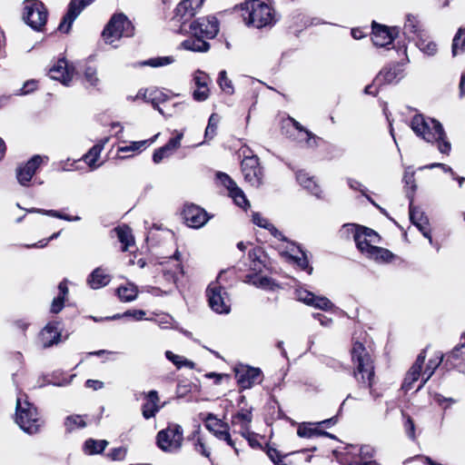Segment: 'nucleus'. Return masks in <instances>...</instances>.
Instances as JSON below:
<instances>
[{
  "instance_id": "nucleus-31",
  "label": "nucleus",
  "mask_w": 465,
  "mask_h": 465,
  "mask_svg": "<svg viewBox=\"0 0 465 465\" xmlns=\"http://www.w3.org/2000/svg\"><path fill=\"white\" fill-rule=\"evenodd\" d=\"M296 179L298 183L312 194L318 198L321 197L322 190L312 176H310L303 171H300L296 174Z\"/></svg>"
},
{
  "instance_id": "nucleus-16",
  "label": "nucleus",
  "mask_w": 465,
  "mask_h": 465,
  "mask_svg": "<svg viewBox=\"0 0 465 465\" xmlns=\"http://www.w3.org/2000/svg\"><path fill=\"white\" fill-rule=\"evenodd\" d=\"M44 160H48L47 156L35 154L31 157L24 165L18 166L16 169V178L18 183L23 186H28L31 179L39 169Z\"/></svg>"
},
{
  "instance_id": "nucleus-7",
  "label": "nucleus",
  "mask_w": 465,
  "mask_h": 465,
  "mask_svg": "<svg viewBox=\"0 0 465 465\" xmlns=\"http://www.w3.org/2000/svg\"><path fill=\"white\" fill-rule=\"evenodd\" d=\"M183 440V428L176 423L169 424L165 429L158 431L156 443L164 452H176L181 450Z\"/></svg>"
},
{
  "instance_id": "nucleus-37",
  "label": "nucleus",
  "mask_w": 465,
  "mask_h": 465,
  "mask_svg": "<svg viewBox=\"0 0 465 465\" xmlns=\"http://www.w3.org/2000/svg\"><path fill=\"white\" fill-rule=\"evenodd\" d=\"M201 427L200 425L196 426V429L188 436V440L193 441L194 450L205 458H210L211 452L206 447V444L203 439L200 435Z\"/></svg>"
},
{
  "instance_id": "nucleus-2",
  "label": "nucleus",
  "mask_w": 465,
  "mask_h": 465,
  "mask_svg": "<svg viewBox=\"0 0 465 465\" xmlns=\"http://www.w3.org/2000/svg\"><path fill=\"white\" fill-rule=\"evenodd\" d=\"M351 359L354 366L353 376L360 386L371 389L375 374L373 360L362 342L353 341Z\"/></svg>"
},
{
  "instance_id": "nucleus-52",
  "label": "nucleus",
  "mask_w": 465,
  "mask_h": 465,
  "mask_svg": "<svg viewBox=\"0 0 465 465\" xmlns=\"http://www.w3.org/2000/svg\"><path fill=\"white\" fill-rule=\"evenodd\" d=\"M297 250L300 252L301 256L298 255H291L292 260L294 261L297 265L304 271H307L309 274L312 272V267L309 265L308 258L305 254V252L300 248V246H297Z\"/></svg>"
},
{
  "instance_id": "nucleus-41",
  "label": "nucleus",
  "mask_w": 465,
  "mask_h": 465,
  "mask_svg": "<svg viewBox=\"0 0 465 465\" xmlns=\"http://www.w3.org/2000/svg\"><path fill=\"white\" fill-rule=\"evenodd\" d=\"M442 359H443V355H440V356H438L434 360L431 359L429 361V362L427 363L426 369L424 370V371L422 373V381H421L420 384L418 386L416 391H420L424 386V384L430 380V378L434 373L435 370L438 368L440 363L442 361Z\"/></svg>"
},
{
  "instance_id": "nucleus-45",
  "label": "nucleus",
  "mask_w": 465,
  "mask_h": 465,
  "mask_svg": "<svg viewBox=\"0 0 465 465\" xmlns=\"http://www.w3.org/2000/svg\"><path fill=\"white\" fill-rule=\"evenodd\" d=\"M368 257L374 259L375 261L389 262L392 260L393 254L387 249L376 247L370 249V254Z\"/></svg>"
},
{
  "instance_id": "nucleus-40",
  "label": "nucleus",
  "mask_w": 465,
  "mask_h": 465,
  "mask_svg": "<svg viewBox=\"0 0 465 465\" xmlns=\"http://www.w3.org/2000/svg\"><path fill=\"white\" fill-rule=\"evenodd\" d=\"M104 143L94 144L85 154L83 155L82 160L92 169L97 168L99 165L96 164L97 160L100 157V153L103 150Z\"/></svg>"
},
{
  "instance_id": "nucleus-43",
  "label": "nucleus",
  "mask_w": 465,
  "mask_h": 465,
  "mask_svg": "<svg viewBox=\"0 0 465 465\" xmlns=\"http://www.w3.org/2000/svg\"><path fill=\"white\" fill-rule=\"evenodd\" d=\"M64 424L67 432H72L76 429H83L86 426L84 416L81 415L67 416Z\"/></svg>"
},
{
  "instance_id": "nucleus-59",
  "label": "nucleus",
  "mask_w": 465,
  "mask_h": 465,
  "mask_svg": "<svg viewBox=\"0 0 465 465\" xmlns=\"http://www.w3.org/2000/svg\"><path fill=\"white\" fill-rule=\"evenodd\" d=\"M460 32H461V30H460L453 38L452 54L454 56L457 55L458 54H460V52H462L463 47L465 45V40L461 39Z\"/></svg>"
},
{
  "instance_id": "nucleus-30",
  "label": "nucleus",
  "mask_w": 465,
  "mask_h": 465,
  "mask_svg": "<svg viewBox=\"0 0 465 465\" xmlns=\"http://www.w3.org/2000/svg\"><path fill=\"white\" fill-rule=\"evenodd\" d=\"M163 278L167 285H171V288L177 287V281L179 274H183V268L180 263L173 265H165L162 269Z\"/></svg>"
},
{
  "instance_id": "nucleus-57",
  "label": "nucleus",
  "mask_w": 465,
  "mask_h": 465,
  "mask_svg": "<svg viewBox=\"0 0 465 465\" xmlns=\"http://www.w3.org/2000/svg\"><path fill=\"white\" fill-rule=\"evenodd\" d=\"M145 315V312L143 310H129L124 312L123 314H115L112 317H110V320H117L122 317H132L135 321H141L143 319Z\"/></svg>"
},
{
  "instance_id": "nucleus-5",
  "label": "nucleus",
  "mask_w": 465,
  "mask_h": 465,
  "mask_svg": "<svg viewBox=\"0 0 465 465\" xmlns=\"http://www.w3.org/2000/svg\"><path fill=\"white\" fill-rule=\"evenodd\" d=\"M342 231L352 235L358 250L367 256L370 254L371 248L377 247L374 243L380 242L379 234L372 229L365 226L348 223L342 226Z\"/></svg>"
},
{
  "instance_id": "nucleus-63",
  "label": "nucleus",
  "mask_w": 465,
  "mask_h": 465,
  "mask_svg": "<svg viewBox=\"0 0 465 465\" xmlns=\"http://www.w3.org/2000/svg\"><path fill=\"white\" fill-rule=\"evenodd\" d=\"M171 154L172 153L164 146H162L154 151L153 154V161L154 163H159L164 158L169 157Z\"/></svg>"
},
{
  "instance_id": "nucleus-39",
  "label": "nucleus",
  "mask_w": 465,
  "mask_h": 465,
  "mask_svg": "<svg viewBox=\"0 0 465 465\" xmlns=\"http://www.w3.org/2000/svg\"><path fill=\"white\" fill-rule=\"evenodd\" d=\"M26 212L29 213H41V214L48 215L51 217H54V218L68 221V222H78L81 220V217L78 215L71 216L68 214L62 213L61 212L56 211V210H45V209H38V208H30V209H26Z\"/></svg>"
},
{
  "instance_id": "nucleus-64",
  "label": "nucleus",
  "mask_w": 465,
  "mask_h": 465,
  "mask_svg": "<svg viewBox=\"0 0 465 465\" xmlns=\"http://www.w3.org/2000/svg\"><path fill=\"white\" fill-rule=\"evenodd\" d=\"M125 454H126V450L123 447H118V448H114L112 449L107 456L112 460H122L124 459L125 457Z\"/></svg>"
},
{
  "instance_id": "nucleus-48",
  "label": "nucleus",
  "mask_w": 465,
  "mask_h": 465,
  "mask_svg": "<svg viewBox=\"0 0 465 465\" xmlns=\"http://www.w3.org/2000/svg\"><path fill=\"white\" fill-rule=\"evenodd\" d=\"M174 62L173 56H158L140 63L141 66L161 67Z\"/></svg>"
},
{
  "instance_id": "nucleus-23",
  "label": "nucleus",
  "mask_w": 465,
  "mask_h": 465,
  "mask_svg": "<svg viewBox=\"0 0 465 465\" xmlns=\"http://www.w3.org/2000/svg\"><path fill=\"white\" fill-rule=\"evenodd\" d=\"M39 341L44 349H47L61 341V331L58 330V322H49L41 331Z\"/></svg>"
},
{
  "instance_id": "nucleus-19",
  "label": "nucleus",
  "mask_w": 465,
  "mask_h": 465,
  "mask_svg": "<svg viewBox=\"0 0 465 465\" xmlns=\"http://www.w3.org/2000/svg\"><path fill=\"white\" fill-rule=\"evenodd\" d=\"M372 32H371V40L373 45L376 46H385L396 38L399 34V29L397 27L389 28L386 25H380L376 22H372Z\"/></svg>"
},
{
  "instance_id": "nucleus-53",
  "label": "nucleus",
  "mask_w": 465,
  "mask_h": 465,
  "mask_svg": "<svg viewBox=\"0 0 465 465\" xmlns=\"http://www.w3.org/2000/svg\"><path fill=\"white\" fill-rule=\"evenodd\" d=\"M310 306L327 311L331 309L333 304L328 298L313 294V299L312 300Z\"/></svg>"
},
{
  "instance_id": "nucleus-58",
  "label": "nucleus",
  "mask_w": 465,
  "mask_h": 465,
  "mask_svg": "<svg viewBox=\"0 0 465 465\" xmlns=\"http://www.w3.org/2000/svg\"><path fill=\"white\" fill-rule=\"evenodd\" d=\"M193 81L196 87H208L209 76L203 71L197 70L193 77Z\"/></svg>"
},
{
  "instance_id": "nucleus-25",
  "label": "nucleus",
  "mask_w": 465,
  "mask_h": 465,
  "mask_svg": "<svg viewBox=\"0 0 465 465\" xmlns=\"http://www.w3.org/2000/svg\"><path fill=\"white\" fill-rule=\"evenodd\" d=\"M111 275L102 267L95 268L87 277V284L91 289L97 290L110 283Z\"/></svg>"
},
{
  "instance_id": "nucleus-61",
  "label": "nucleus",
  "mask_w": 465,
  "mask_h": 465,
  "mask_svg": "<svg viewBox=\"0 0 465 465\" xmlns=\"http://www.w3.org/2000/svg\"><path fill=\"white\" fill-rule=\"evenodd\" d=\"M242 435L248 440L249 445L252 449H261L262 448V444L259 441L256 434L250 432L249 430H247V431H245V430L242 431Z\"/></svg>"
},
{
  "instance_id": "nucleus-15",
  "label": "nucleus",
  "mask_w": 465,
  "mask_h": 465,
  "mask_svg": "<svg viewBox=\"0 0 465 465\" xmlns=\"http://www.w3.org/2000/svg\"><path fill=\"white\" fill-rule=\"evenodd\" d=\"M183 217L189 227L199 229L203 227L212 216H210L204 209L191 203L184 205Z\"/></svg>"
},
{
  "instance_id": "nucleus-13",
  "label": "nucleus",
  "mask_w": 465,
  "mask_h": 465,
  "mask_svg": "<svg viewBox=\"0 0 465 465\" xmlns=\"http://www.w3.org/2000/svg\"><path fill=\"white\" fill-rule=\"evenodd\" d=\"M235 378L242 390H248L262 381V372L259 368L241 365L235 368Z\"/></svg>"
},
{
  "instance_id": "nucleus-36",
  "label": "nucleus",
  "mask_w": 465,
  "mask_h": 465,
  "mask_svg": "<svg viewBox=\"0 0 465 465\" xmlns=\"http://www.w3.org/2000/svg\"><path fill=\"white\" fill-rule=\"evenodd\" d=\"M118 241L122 243V251L127 252L129 247L134 244V238L132 230L127 225L114 228Z\"/></svg>"
},
{
  "instance_id": "nucleus-11",
  "label": "nucleus",
  "mask_w": 465,
  "mask_h": 465,
  "mask_svg": "<svg viewBox=\"0 0 465 465\" xmlns=\"http://www.w3.org/2000/svg\"><path fill=\"white\" fill-rule=\"evenodd\" d=\"M241 166L245 182L256 188L262 185L263 173L257 155H244Z\"/></svg>"
},
{
  "instance_id": "nucleus-47",
  "label": "nucleus",
  "mask_w": 465,
  "mask_h": 465,
  "mask_svg": "<svg viewBox=\"0 0 465 465\" xmlns=\"http://www.w3.org/2000/svg\"><path fill=\"white\" fill-rule=\"evenodd\" d=\"M117 294L122 302H132L137 296V290L133 284H129L128 286H120L117 289Z\"/></svg>"
},
{
  "instance_id": "nucleus-12",
  "label": "nucleus",
  "mask_w": 465,
  "mask_h": 465,
  "mask_svg": "<svg viewBox=\"0 0 465 465\" xmlns=\"http://www.w3.org/2000/svg\"><path fill=\"white\" fill-rule=\"evenodd\" d=\"M219 21L215 16L200 17L189 25V33L203 38L213 39L219 33Z\"/></svg>"
},
{
  "instance_id": "nucleus-14",
  "label": "nucleus",
  "mask_w": 465,
  "mask_h": 465,
  "mask_svg": "<svg viewBox=\"0 0 465 465\" xmlns=\"http://www.w3.org/2000/svg\"><path fill=\"white\" fill-rule=\"evenodd\" d=\"M216 179L223 185L230 197H232L234 203L241 208L246 209L250 206L249 201L247 200L242 190L236 184V183L225 173L218 172L216 173Z\"/></svg>"
},
{
  "instance_id": "nucleus-4",
  "label": "nucleus",
  "mask_w": 465,
  "mask_h": 465,
  "mask_svg": "<svg viewBox=\"0 0 465 465\" xmlns=\"http://www.w3.org/2000/svg\"><path fill=\"white\" fill-rule=\"evenodd\" d=\"M15 421L25 433H37L44 424L36 407L27 401V397L16 400Z\"/></svg>"
},
{
  "instance_id": "nucleus-55",
  "label": "nucleus",
  "mask_w": 465,
  "mask_h": 465,
  "mask_svg": "<svg viewBox=\"0 0 465 465\" xmlns=\"http://www.w3.org/2000/svg\"><path fill=\"white\" fill-rule=\"evenodd\" d=\"M358 455L354 457L352 460H372L371 459L374 456V449L370 445L361 446L358 450Z\"/></svg>"
},
{
  "instance_id": "nucleus-38",
  "label": "nucleus",
  "mask_w": 465,
  "mask_h": 465,
  "mask_svg": "<svg viewBox=\"0 0 465 465\" xmlns=\"http://www.w3.org/2000/svg\"><path fill=\"white\" fill-rule=\"evenodd\" d=\"M108 445L105 440L88 439L84 441L83 450L87 455H95L102 453Z\"/></svg>"
},
{
  "instance_id": "nucleus-9",
  "label": "nucleus",
  "mask_w": 465,
  "mask_h": 465,
  "mask_svg": "<svg viewBox=\"0 0 465 465\" xmlns=\"http://www.w3.org/2000/svg\"><path fill=\"white\" fill-rule=\"evenodd\" d=\"M47 9L39 0H25L24 2V21L34 30L41 31L47 21Z\"/></svg>"
},
{
  "instance_id": "nucleus-21",
  "label": "nucleus",
  "mask_w": 465,
  "mask_h": 465,
  "mask_svg": "<svg viewBox=\"0 0 465 465\" xmlns=\"http://www.w3.org/2000/svg\"><path fill=\"white\" fill-rule=\"evenodd\" d=\"M403 77V65L400 63L385 66L375 77L374 82L379 85L397 84Z\"/></svg>"
},
{
  "instance_id": "nucleus-44",
  "label": "nucleus",
  "mask_w": 465,
  "mask_h": 465,
  "mask_svg": "<svg viewBox=\"0 0 465 465\" xmlns=\"http://www.w3.org/2000/svg\"><path fill=\"white\" fill-rule=\"evenodd\" d=\"M165 357L170 361H172L177 369H181L183 367H187L189 369H193L195 364L194 362H193L192 361L183 357V356H180V355H177V354H174L173 353L172 351H165Z\"/></svg>"
},
{
  "instance_id": "nucleus-49",
  "label": "nucleus",
  "mask_w": 465,
  "mask_h": 465,
  "mask_svg": "<svg viewBox=\"0 0 465 465\" xmlns=\"http://www.w3.org/2000/svg\"><path fill=\"white\" fill-rule=\"evenodd\" d=\"M84 80L93 87H97L100 79L97 75V68L93 65H86L84 70Z\"/></svg>"
},
{
  "instance_id": "nucleus-8",
  "label": "nucleus",
  "mask_w": 465,
  "mask_h": 465,
  "mask_svg": "<svg viewBox=\"0 0 465 465\" xmlns=\"http://www.w3.org/2000/svg\"><path fill=\"white\" fill-rule=\"evenodd\" d=\"M222 272L217 281L211 282L206 290V295L211 309L216 313L227 314L231 311V301L223 286L219 282Z\"/></svg>"
},
{
  "instance_id": "nucleus-22",
  "label": "nucleus",
  "mask_w": 465,
  "mask_h": 465,
  "mask_svg": "<svg viewBox=\"0 0 465 465\" xmlns=\"http://www.w3.org/2000/svg\"><path fill=\"white\" fill-rule=\"evenodd\" d=\"M426 359V351L423 350L417 356L415 362L407 372L401 389L407 392L413 388V383L419 380L421 374L422 366Z\"/></svg>"
},
{
  "instance_id": "nucleus-34",
  "label": "nucleus",
  "mask_w": 465,
  "mask_h": 465,
  "mask_svg": "<svg viewBox=\"0 0 465 465\" xmlns=\"http://www.w3.org/2000/svg\"><path fill=\"white\" fill-rule=\"evenodd\" d=\"M246 282L262 290L273 291L279 286L272 278L256 273L246 275Z\"/></svg>"
},
{
  "instance_id": "nucleus-60",
  "label": "nucleus",
  "mask_w": 465,
  "mask_h": 465,
  "mask_svg": "<svg viewBox=\"0 0 465 465\" xmlns=\"http://www.w3.org/2000/svg\"><path fill=\"white\" fill-rule=\"evenodd\" d=\"M266 453H267L268 457L270 458V460L275 465H278L280 462H282L283 460L282 459L284 457H286V455H282L278 450L269 447V446L267 447Z\"/></svg>"
},
{
  "instance_id": "nucleus-17",
  "label": "nucleus",
  "mask_w": 465,
  "mask_h": 465,
  "mask_svg": "<svg viewBox=\"0 0 465 465\" xmlns=\"http://www.w3.org/2000/svg\"><path fill=\"white\" fill-rule=\"evenodd\" d=\"M93 1L94 0H71L68 5L67 12L58 25V30L67 34L77 16L87 5L92 4Z\"/></svg>"
},
{
  "instance_id": "nucleus-18",
  "label": "nucleus",
  "mask_w": 465,
  "mask_h": 465,
  "mask_svg": "<svg viewBox=\"0 0 465 465\" xmlns=\"http://www.w3.org/2000/svg\"><path fill=\"white\" fill-rule=\"evenodd\" d=\"M205 427L208 430L213 432L216 438L221 440L226 441V443L234 449L236 452L238 450L234 445V441L232 439L226 423L217 419L213 413H208L204 418Z\"/></svg>"
},
{
  "instance_id": "nucleus-26",
  "label": "nucleus",
  "mask_w": 465,
  "mask_h": 465,
  "mask_svg": "<svg viewBox=\"0 0 465 465\" xmlns=\"http://www.w3.org/2000/svg\"><path fill=\"white\" fill-rule=\"evenodd\" d=\"M158 392L154 390L150 391L146 395V401L142 406V413L144 419L149 420L155 416L160 411Z\"/></svg>"
},
{
  "instance_id": "nucleus-27",
  "label": "nucleus",
  "mask_w": 465,
  "mask_h": 465,
  "mask_svg": "<svg viewBox=\"0 0 465 465\" xmlns=\"http://www.w3.org/2000/svg\"><path fill=\"white\" fill-rule=\"evenodd\" d=\"M297 434L301 438H307V439H312V438H316V437H321V436L329 437L331 439H336V437L333 434L320 430L318 423H310V422L305 423L304 422V423L300 424L298 427V430H297Z\"/></svg>"
},
{
  "instance_id": "nucleus-42",
  "label": "nucleus",
  "mask_w": 465,
  "mask_h": 465,
  "mask_svg": "<svg viewBox=\"0 0 465 465\" xmlns=\"http://www.w3.org/2000/svg\"><path fill=\"white\" fill-rule=\"evenodd\" d=\"M415 41L417 47L422 53L428 55H434L437 53V45L428 37H423V35L417 38Z\"/></svg>"
},
{
  "instance_id": "nucleus-35",
  "label": "nucleus",
  "mask_w": 465,
  "mask_h": 465,
  "mask_svg": "<svg viewBox=\"0 0 465 465\" xmlns=\"http://www.w3.org/2000/svg\"><path fill=\"white\" fill-rule=\"evenodd\" d=\"M252 420V408H242L232 416V423L233 425H240L242 431H247V430H249Z\"/></svg>"
},
{
  "instance_id": "nucleus-46",
  "label": "nucleus",
  "mask_w": 465,
  "mask_h": 465,
  "mask_svg": "<svg viewBox=\"0 0 465 465\" xmlns=\"http://www.w3.org/2000/svg\"><path fill=\"white\" fill-rule=\"evenodd\" d=\"M251 260L250 268L254 272H261L263 267V262L261 260L262 251L261 248H253L248 253Z\"/></svg>"
},
{
  "instance_id": "nucleus-62",
  "label": "nucleus",
  "mask_w": 465,
  "mask_h": 465,
  "mask_svg": "<svg viewBox=\"0 0 465 465\" xmlns=\"http://www.w3.org/2000/svg\"><path fill=\"white\" fill-rule=\"evenodd\" d=\"M296 298L298 301L310 306L312 300L313 299V293L303 289L296 290Z\"/></svg>"
},
{
  "instance_id": "nucleus-51",
  "label": "nucleus",
  "mask_w": 465,
  "mask_h": 465,
  "mask_svg": "<svg viewBox=\"0 0 465 465\" xmlns=\"http://www.w3.org/2000/svg\"><path fill=\"white\" fill-rule=\"evenodd\" d=\"M153 141H150V140L131 142V143L129 145L120 146L118 148V152L119 153L142 152Z\"/></svg>"
},
{
  "instance_id": "nucleus-33",
  "label": "nucleus",
  "mask_w": 465,
  "mask_h": 465,
  "mask_svg": "<svg viewBox=\"0 0 465 465\" xmlns=\"http://www.w3.org/2000/svg\"><path fill=\"white\" fill-rule=\"evenodd\" d=\"M403 34L410 40H416L420 35H422L420 27V22L418 21L416 16L412 15H407L406 22L403 27Z\"/></svg>"
},
{
  "instance_id": "nucleus-32",
  "label": "nucleus",
  "mask_w": 465,
  "mask_h": 465,
  "mask_svg": "<svg viewBox=\"0 0 465 465\" xmlns=\"http://www.w3.org/2000/svg\"><path fill=\"white\" fill-rule=\"evenodd\" d=\"M465 341L456 345L453 350L446 355V362L450 363L451 368H460L465 365Z\"/></svg>"
},
{
  "instance_id": "nucleus-1",
  "label": "nucleus",
  "mask_w": 465,
  "mask_h": 465,
  "mask_svg": "<svg viewBox=\"0 0 465 465\" xmlns=\"http://www.w3.org/2000/svg\"><path fill=\"white\" fill-rule=\"evenodd\" d=\"M411 128L417 136L422 138L427 143H436L438 150L444 154H449L451 150L450 143L441 124L430 117H425L421 114H415L411 121Z\"/></svg>"
},
{
  "instance_id": "nucleus-3",
  "label": "nucleus",
  "mask_w": 465,
  "mask_h": 465,
  "mask_svg": "<svg viewBox=\"0 0 465 465\" xmlns=\"http://www.w3.org/2000/svg\"><path fill=\"white\" fill-rule=\"evenodd\" d=\"M242 16L247 25L262 28L272 25L275 22L274 10L261 0L246 1L242 5Z\"/></svg>"
},
{
  "instance_id": "nucleus-10",
  "label": "nucleus",
  "mask_w": 465,
  "mask_h": 465,
  "mask_svg": "<svg viewBox=\"0 0 465 465\" xmlns=\"http://www.w3.org/2000/svg\"><path fill=\"white\" fill-rule=\"evenodd\" d=\"M203 0H182L174 10L172 21L180 24L178 33L187 32L186 24L195 15Z\"/></svg>"
},
{
  "instance_id": "nucleus-28",
  "label": "nucleus",
  "mask_w": 465,
  "mask_h": 465,
  "mask_svg": "<svg viewBox=\"0 0 465 465\" xmlns=\"http://www.w3.org/2000/svg\"><path fill=\"white\" fill-rule=\"evenodd\" d=\"M181 46L192 52H207L210 49V44L200 35H192L191 37L182 42Z\"/></svg>"
},
{
  "instance_id": "nucleus-50",
  "label": "nucleus",
  "mask_w": 465,
  "mask_h": 465,
  "mask_svg": "<svg viewBox=\"0 0 465 465\" xmlns=\"http://www.w3.org/2000/svg\"><path fill=\"white\" fill-rule=\"evenodd\" d=\"M220 121V117L216 114H212L208 120V124L205 129L204 137L205 139L212 140L216 135L217 126Z\"/></svg>"
},
{
  "instance_id": "nucleus-56",
  "label": "nucleus",
  "mask_w": 465,
  "mask_h": 465,
  "mask_svg": "<svg viewBox=\"0 0 465 465\" xmlns=\"http://www.w3.org/2000/svg\"><path fill=\"white\" fill-rule=\"evenodd\" d=\"M218 84L223 92H225L227 94L233 93V86L232 84V81L227 77L225 71L220 72L219 77H218Z\"/></svg>"
},
{
  "instance_id": "nucleus-20",
  "label": "nucleus",
  "mask_w": 465,
  "mask_h": 465,
  "mask_svg": "<svg viewBox=\"0 0 465 465\" xmlns=\"http://www.w3.org/2000/svg\"><path fill=\"white\" fill-rule=\"evenodd\" d=\"M410 219L422 235L429 240L430 244L433 245L429 219L420 207H416L412 204V200H411L410 203Z\"/></svg>"
},
{
  "instance_id": "nucleus-54",
  "label": "nucleus",
  "mask_w": 465,
  "mask_h": 465,
  "mask_svg": "<svg viewBox=\"0 0 465 465\" xmlns=\"http://www.w3.org/2000/svg\"><path fill=\"white\" fill-rule=\"evenodd\" d=\"M153 321L162 329L174 328V320L170 314H159Z\"/></svg>"
},
{
  "instance_id": "nucleus-6",
  "label": "nucleus",
  "mask_w": 465,
  "mask_h": 465,
  "mask_svg": "<svg viewBox=\"0 0 465 465\" xmlns=\"http://www.w3.org/2000/svg\"><path fill=\"white\" fill-rule=\"evenodd\" d=\"M134 25L124 14H116L112 16L102 35L107 44H113L121 37H129L134 35Z\"/></svg>"
},
{
  "instance_id": "nucleus-24",
  "label": "nucleus",
  "mask_w": 465,
  "mask_h": 465,
  "mask_svg": "<svg viewBox=\"0 0 465 465\" xmlns=\"http://www.w3.org/2000/svg\"><path fill=\"white\" fill-rule=\"evenodd\" d=\"M49 76L51 79L60 81L64 85H69L72 81V74L64 58L59 59L56 64L50 68Z\"/></svg>"
},
{
  "instance_id": "nucleus-29",
  "label": "nucleus",
  "mask_w": 465,
  "mask_h": 465,
  "mask_svg": "<svg viewBox=\"0 0 465 465\" xmlns=\"http://www.w3.org/2000/svg\"><path fill=\"white\" fill-rule=\"evenodd\" d=\"M137 96H143L145 101L150 102L154 109L163 114L162 108L159 106L160 102L166 100V94L158 89H146L143 92L140 90Z\"/></svg>"
}]
</instances>
